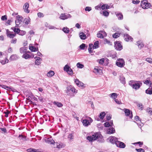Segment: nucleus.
Segmentation results:
<instances>
[{
  "mask_svg": "<svg viewBox=\"0 0 152 152\" xmlns=\"http://www.w3.org/2000/svg\"><path fill=\"white\" fill-rule=\"evenodd\" d=\"M115 132V129L113 127H110L107 130V133L110 134L114 133Z\"/></svg>",
  "mask_w": 152,
  "mask_h": 152,
  "instance_id": "20",
  "label": "nucleus"
},
{
  "mask_svg": "<svg viewBox=\"0 0 152 152\" xmlns=\"http://www.w3.org/2000/svg\"><path fill=\"white\" fill-rule=\"evenodd\" d=\"M64 71L66 72L69 74L70 75H72L73 71L68 65L66 64L64 66Z\"/></svg>",
  "mask_w": 152,
  "mask_h": 152,
  "instance_id": "4",
  "label": "nucleus"
},
{
  "mask_svg": "<svg viewBox=\"0 0 152 152\" xmlns=\"http://www.w3.org/2000/svg\"><path fill=\"white\" fill-rule=\"evenodd\" d=\"M29 6V4L28 3H26L24 4L23 7L24 11L27 13H28L30 12V10L28 9Z\"/></svg>",
  "mask_w": 152,
  "mask_h": 152,
  "instance_id": "17",
  "label": "nucleus"
},
{
  "mask_svg": "<svg viewBox=\"0 0 152 152\" xmlns=\"http://www.w3.org/2000/svg\"><path fill=\"white\" fill-rule=\"evenodd\" d=\"M137 106L138 107V108H140L141 110H142L143 108V106L141 103H139L137 104Z\"/></svg>",
  "mask_w": 152,
  "mask_h": 152,
  "instance_id": "49",
  "label": "nucleus"
},
{
  "mask_svg": "<svg viewBox=\"0 0 152 152\" xmlns=\"http://www.w3.org/2000/svg\"><path fill=\"white\" fill-rule=\"evenodd\" d=\"M54 75V73L53 71H50L47 73V76L49 77H52Z\"/></svg>",
  "mask_w": 152,
  "mask_h": 152,
  "instance_id": "28",
  "label": "nucleus"
},
{
  "mask_svg": "<svg viewBox=\"0 0 152 152\" xmlns=\"http://www.w3.org/2000/svg\"><path fill=\"white\" fill-rule=\"evenodd\" d=\"M27 53H24L22 56L23 58L25 59H27L31 57V56L27 54Z\"/></svg>",
  "mask_w": 152,
  "mask_h": 152,
  "instance_id": "32",
  "label": "nucleus"
},
{
  "mask_svg": "<svg viewBox=\"0 0 152 152\" xmlns=\"http://www.w3.org/2000/svg\"><path fill=\"white\" fill-rule=\"evenodd\" d=\"M9 60L7 58H5L4 60H1L0 62L2 64H4L6 63H8Z\"/></svg>",
  "mask_w": 152,
  "mask_h": 152,
  "instance_id": "41",
  "label": "nucleus"
},
{
  "mask_svg": "<svg viewBox=\"0 0 152 152\" xmlns=\"http://www.w3.org/2000/svg\"><path fill=\"white\" fill-rule=\"evenodd\" d=\"M99 41H96L94 44V45L93 46V47L94 48H99Z\"/></svg>",
  "mask_w": 152,
  "mask_h": 152,
  "instance_id": "33",
  "label": "nucleus"
},
{
  "mask_svg": "<svg viewBox=\"0 0 152 152\" xmlns=\"http://www.w3.org/2000/svg\"><path fill=\"white\" fill-rule=\"evenodd\" d=\"M110 142L113 144L115 143L116 145V142L118 141V139H117L114 136H111L109 137L108 139Z\"/></svg>",
  "mask_w": 152,
  "mask_h": 152,
  "instance_id": "9",
  "label": "nucleus"
},
{
  "mask_svg": "<svg viewBox=\"0 0 152 152\" xmlns=\"http://www.w3.org/2000/svg\"><path fill=\"white\" fill-rule=\"evenodd\" d=\"M82 122L83 125L85 126H87L90 125V123L89 121L87 119H82Z\"/></svg>",
  "mask_w": 152,
  "mask_h": 152,
  "instance_id": "18",
  "label": "nucleus"
},
{
  "mask_svg": "<svg viewBox=\"0 0 152 152\" xmlns=\"http://www.w3.org/2000/svg\"><path fill=\"white\" fill-rule=\"evenodd\" d=\"M23 19V17L19 15H18L17 16L16 20L15 21L16 27H18V25L22 22Z\"/></svg>",
  "mask_w": 152,
  "mask_h": 152,
  "instance_id": "5",
  "label": "nucleus"
},
{
  "mask_svg": "<svg viewBox=\"0 0 152 152\" xmlns=\"http://www.w3.org/2000/svg\"><path fill=\"white\" fill-rule=\"evenodd\" d=\"M77 67L80 68H82L84 66L83 64L80 63H78L77 64Z\"/></svg>",
  "mask_w": 152,
  "mask_h": 152,
  "instance_id": "46",
  "label": "nucleus"
},
{
  "mask_svg": "<svg viewBox=\"0 0 152 152\" xmlns=\"http://www.w3.org/2000/svg\"><path fill=\"white\" fill-rule=\"evenodd\" d=\"M136 150L138 152H144V150L142 148L136 149Z\"/></svg>",
  "mask_w": 152,
  "mask_h": 152,
  "instance_id": "55",
  "label": "nucleus"
},
{
  "mask_svg": "<svg viewBox=\"0 0 152 152\" xmlns=\"http://www.w3.org/2000/svg\"><path fill=\"white\" fill-rule=\"evenodd\" d=\"M26 34V32L25 31L20 30V31L18 34L20 35L23 36L25 34Z\"/></svg>",
  "mask_w": 152,
  "mask_h": 152,
  "instance_id": "48",
  "label": "nucleus"
},
{
  "mask_svg": "<svg viewBox=\"0 0 152 152\" xmlns=\"http://www.w3.org/2000/svg\"><path fill=\"white\" fill-rule=\"evenodd\" d=\"M110 96L112 98L114 99H115V98H116L117 96V94L115 93H113L112 94H110Z\"/></svg>",
  "mask_w": 152,
  "mask_h": 152,
  "instance_id": "45",
  "label": "nucleus"
},
{
  "mask_svg": "<svg viewBox=\"0 0 152 152\" xmlns=\"http://www.w3.org/2000/svg\"><path fill=\"white\" fill-rule=\"evenodd\" d=\"M91 10V7H86L85 8L86 11H90Z\"/></svg>",
  "mask_w": 152,
  "mask_h": 152,
  "instance_id": "52",
  "label": "nucleus"
},
{
  "mask_svg": "<svg viewBox=\"0 0 152 152\" xmlns=\"http://www.w3.org/2000/svg\"><path fill=\"white\" fill-rule=\"evenodd\" d=\"M29 49L32 52H35L38 50V48H37L33 46H29Z\"/></svg>",
  "mask_w": 152,
  "mask_h": 152,
  "instance_id": "26",
  "label": "nucleus"
},
{
  "mask_svg": "<svg viewBox=\"0 0 152 152\" xmlns=\"http://www.w3.org/2000/svg\"><path fill=\"white\" fill-rule=\"evenodd\" d=\"M147 111L150 113V114L152 115V109L151 108H148L147 109Z\"/></svg>",
  "mask_w": 152,
  "mask_h": 152,
  "instance_id": "56",
  "label": "nucleus"
},
{
  "mask_svg": "<svg viewBox=\"0 0 152 152\" xmlns=\"http://www.w3.org/2000/svg\"><path fill=\"white\" fill-rule=\"evenodd\" d=\"M16 41H17V39L16 38H15L13 39H12L11 41V42L12 43H14L15 44L16 43Z\"/></svg>",
  "mask_w": 152,
  "mask_h": 152,
  "instance_id": "64",
  "label": "nucleus"
},
{
  "mask_svg": "<svg viewBox=\"0 0 152 152\" xmlns=\"http://www.w3.org/2000/svg\"><path fill=\"white\" fill-rule=\"evenodd\" d=\"M116 65L119 67H123L124 65V62L122 59H119L118 61L116 62Z\"/></svg>",
  "mask_w": 152,
  "mask_h": 152,
  "instance_id": "7",
  "label": "nucleus"
},
{
  "mask_svg": "<svg viewBox=\"0 0 152 152\" xmlns=\"http://www.w3.org/2000/svg\"><path fill=\"white\" fill-rule=\"evenodd\" d=\"M98 127L100 129H103V126H102V125L101 124H98L97 125Z\"/></svg>",
  "mask_w": 152,
  "mask_h": 152,
  "instance_id": "53",
  "label": "nucleus"
},
{
  "mask_svg": "<svg viewBox=\"0 0 152 152\" xmlns=\"http://www.w3.org/2000/svg\"><path fill=\"white\" fill-rule=\"evenodd\" d=\"M30 19L29 18H26L25 19L24 21H25V23L26 24L28 25L29 24V23L30 22Z\"/></svg>",
  "mask_w": 152,
  "mask_h": 152,
  "instance_id": "44",
  "label": "nucleus"
},
{
  "mask_svg": "<svg viewBox=\"0 0 152 152\" xmlns=\"http://www.w3.org/2000/svg\"><path fill=\"white\" fill-rule=\"evenodd\" d=\"M116 145L117 147L121 148H124L126 146V145L124 143L119 141H118L116 142Z\"/></svg>",
  "mask_w": 152,
  "mask_h": 152,
  "instance_id": "13",
  "label": "nucleus"
},
{
  "mask_svg": "<svg viewBox=\"0 0 152 152\" xmlns=\"http://www.w3.org/2000/svg\"><path fill=\"white\" fill-rule=\"evenodd\" d=\"M135 83V82L133 80H131L129 83V85L131 86L132 87L134 83Z\"/></svg>",
  "mask_w": 152,
  "mask_h": 152,
  "instance_id": "59",
  "label": "nucleus"
},
{
  "mask_svg": "<svg viewBox=\"0 0 152 152\" xmlns=\"http://www.w3.org/2000/svg\"><path fill=\"white\" fill-rule=\"evenodd\" d=\"M104 59L103 58L100 59L99 61V63L101 64H102L104 62Z\"/></svg>",
  "mask_w": 152,
  "mask_h": 152,
  "instance_id": "61",
  "label": "nucleus"
},
{
  "mask_svg": "<svg viewBox=\"0 0 152 152\" xmlns=\"http://www.w3.org/2000/svg\"><path fill=\"white\" fill-rule=\"evenodd\" d=\"M56 148H61L64 147V145L62 143H58L56 142Z\"/></svg>",
  "mask_w": 152,
  "mask_h": 152,
  "instance_id": "34",
  "label": "nucleus"
},
{
  "mask_svg": "<svg viewBox=\"0 0 152 152\" xmlns=\"http://www.w3.org/2000/svg\"><path fill=\"white\" fill-rule=\"evenodd\" d=\"M75 82L77 85L79 87L82 88L85 87V85H84L82 82L79 81L78 79H76L75 81Z\"/></svg>",
  "mask_w": 152,
  "mask_h": 152,
  "instance_id": "6",
  "label": "nucleus"
},
{
  "mask_svg": "<svg viewBox=\"0 0 152 152\" xmlns=\"http://www.w3.org/2000/svg\"><path fill=\"white\" fill-rule=\"evenodd\" d=\"M144 83L147 85H148L151 86V81L149 80H146L144 81Z\"/></svg>",
  "mask_w": 152,
  "mask_h": 152,
  "instance_id": "39",
  "label": "nucleus"
},
{
  "mask_svg": "<svg viewBox=\"0 0 152 152\" xmlns=\"http://www.w3.org/2000/svg\"><path fill=\"white\" fill-rule=\"evenodd\" d=\"M103 32L102 31H99L97 34V37L100 38H104V35L102 34Z\"/></svg>",
  "mask_w": 152,
  "mask_h": 152,
  "instance_id": "30",
  "label": "nucleus"
},
{
  "mask_svg": "<svg viewBox=\"0 0 152 152\" xmlns=\"http://www.w3.org/2000/svg\"><path fill=\"white\" fill-rule=\"evenodd\" d=\"M44 141L45 142L50 144H52L55 142L51 138H46L44 139Z\"/></svg>",
  "mask_w": 152,
  "mask_h": 152,
  "instance_id": "11",
  "label": "nucleus"
},
{
  "mask_svg": "<svg viewBox=\"0 0 152 152\" xmlns=\"http://www.w3.org/2000/svg\"><path fill=\"white\" fill-rule=\"evenodd\" d=\"M86 47V44L84 43L82 44L80 46V48L81 49L84 50Z\"/></svg>",
  "mask_w": 152,
  "mask_h": 152,
  "instance_id": "50",
  "label": "nucleus"
},
{
  "mask_svg": "<svg viewBox=\"0 0 152 152\" xmlns=\"http://www.w3.org/2000/svg\"><path fill=\"white\" fill-rule=\"evenodd\" d=\"M27 47L25 46L22 47L20 48V52L21 53H29V51H27Z\"/></svg>",
  "mask_w": 152,
  "mask_h": 152,
  "instance_id": "16",
  "label": "nucleus"
},
{
  "mask_svg": "<svg viewBox=\"0 0 152 152\" xmlns=\"http://www.w3.org/2000/svg\"><path fill=\"white\" fill-rule=\"evenodd\" d=\"M16 35V34L15 33L14 34H11L10 33L9 34H8L7 36L8 37H9L11 38H12L15 36Z\"/></svg>",
  "mask_w": 152,
  "mask_h": 152,
  "instance_id": "42",
  "label": "nucleus"
},
{
  "mask_svg": "<svg viewBox=\"0 0 152 152\" xmlns=\"http://www.w3.org/2000/svg\"><path fill=\"white\" fill-rule=\"evenodd\" d=\"M105 113L104 112H102L100 113L99 117L102 119L104 117Z\"/></svg>",
  "mask_w": 152,
  "mask_h": 152,
  "instance_id": "38",
  "label": "nucleus"
},
{
  "mask_svg": "<svg viewBox=\"0 0 152 152\" xmlns=\"http://www.w3.org/2000/svg\"><path fill=\"white\" fill-rule=\"evenodd\" d=\"M87 139L89 141L92 142L95 140L101 142H103L104 140L102 138V135L98 133H94L91 136H88L87 137Z\"/></svg>",
  "mask_w": 152,
  "mask_h": 152,
  "instance_id": "1",
  "label": "nucleus"
},
{
  "mask_svg": "<svg viewBox=\"0 0 152 152\" xmlns=\"http://www.w3.org/2000/svg\"><path fill=\"white\" fill-rule=\"evenodd\" d=\"M140 2V1L139 0H137L136 1L134 0L132 1L133 3L134 4H138Z\"/></svg>",
  "mask_w": 152,
  "mask_h": 152,
  "instance_id": "63",
  "label": "nucleus"
},
{
  "mask_svg": "<svg viewBox=\"0 0 152 152\" xmlns=\"http://www.w3.org/2000/svg\"><path fill=\"white\" fill-rule=\"evenodd\" d=\"M100 13L101 14H103V15L105 16H107L109 15V12L105 10L103 11H101L100 12Z\"/></svg>",
  "mask_w": 152,
  "mask_h": 152,
  "instance_id": "36",
  "label": "nucleus"
},
{
  "mask_svg": "<svg viewBox=\"0 0 152 152\" xmlns=\"http://www.w3.org/2000/svg\"><path fill=\"white\" fill-rule=\"evenodd\" d=\"M11 28L17 34H18L20 31V29L18 28H16L15 27L12 28Z\"/></svg>",
  "mask_w": 152,
  "mask_h": 152,
  "instance_id": "40",
  "label": "nucleus"
},
{
  "mask_svg": "<svg viewBox=\"0 0 152 152\" xmlns=\"http://www.w3.org/2000/svg\"><path fill=\"white\" fill-rule=\"evenodd\" d=\"M113 121L110 122H106L104 124V125L105 127H111L113 125Z\"/></svg>",
  "mask_w": 152,
  "mask_h": 152,
  "instance_id": "22",
  "label": "nucleus"
},
{
  "mask_svg": "<svg viewBox=\"0 0 152 152\" xmlns=\"http://www.w3.org/2000/svg\"><path fill=\"white\" fill-rule=\"evenodd\" d=\"M115 101L118 104H122L121 102L118 99H115Z\"/></svg>",
  "mask_w": 152,
  "mask_h": 152,
  "instance_id": "62",
  "label": "nucleus"
},
{
  "mask_svg": "<svg viewBox=\"0 0 152 152\" xmlns=\"http://www.w3.org/2000/svg\"><path fill=\"white\" fill-rule=\"evenodd\" d=\"M68 137L70 139H73L74 136L72 134H70L68 135Z\"/></svg>",
  "mask_w": 152,
  "mask_h": 152,
  "instance_id": "58",
  "label": "nucleus"
},
{
  "mask_svg": "<svg viewBox=\"0 0 152 152\" xmlns=\"http://www.w3.org/2000/svg\"><path fill=\"white\" fill-rule=\"evenodd\" d=\"M115 14L116 16L118 18L119 20H122L123 18V15L122 14L121 12H116Z\"/></svg>",
  "mask_w": 152,
  "mask_h": 152,
  "instance_id": "21",
  "label": "nucleus"
},
{
  "mask_svg": "<svg viewBox=\"0 0 152 152\" xmlns=\"http://www.w3.org/2000/svg\"><path fill=\"white\" fill-rule=\"evenodd\" d=\"M120 33H116L113 35V38H116L119 37L120 36Z\"/></svg>",
  "mask_w": 152,
  "mask_h": 152,
  "instance_id": "43",
  "label": "nucleus"
},
{
  "mask_svg": "<svg viewBox=\"0 0 152 152\" xmlns=\"http://www.w3.org/2000/svg\"><path fill=\"white\" fill-rule=\"evenodd\" d=\"M110 6H108L107 4H105L102 5L101 9L102 10H104L105 9H108L109 8Z\"/></svg>",
  "mask_w": 152,
  "mask_h": 152,
  "instance_id": "37",
  "label": "nucleus"
},
{
  "mask_svg": "<svg viewBox=\"0 0 152 152\" xmlns=\"http://www.w3.org/2000/svg\"><path fill=\"white\" fill-rule=\"evenodd\" d=\"M65 92L68 96H73L77 92V90L72 86H68L66 89L65 91Z\"/></svg>",
  "mask_w": 152,
  "mask_h": 152,
  "instance_id": "2",
  "label": "nucleus"
},
{
  "mask_svg": "<svg viewBox=\"0 0 152 152\" xmlns=\"http://www.w3.org/2000/svg\"><path fill=\"white\" fill-rule=\"evenodd\" d=\"M80 37L81 39H85L86 38V35L83 32H82L80 33Z\"/></svg>",
  "mask_w": 152,
  "mask_h": 152,
  "instance_id": "27",
  "label": "nucleus"
},
{
  "mask_svg": "<svg viewBox=\"0 0 152 152\" xmlns=\"http://www.w3.org/2000/svg\"><path fill=\"white\" fill-rule=\"evenodd\" d=\"M137 45L139 48H141L144 46V45L141 41H138L137 42Z\"/></svg>",
  "mask_w": 152,
  "mask_h": 152,
  "instance_id": "29",
  "label": "nucleus"
},
{
  "mask_svg": "<svg viewBox=\"0 0 152 152\" xmlns=\"http://www.w3.org/2000/svg\"><path fill=\"white\" fill-rule=\"evenodd\" d=\"M100 69H97L94 68V69L93 72L94 73L96 74H98L100 73V72L101 71Z\"/></svg>",
  "mask_w": 152,
  "mask_h": 152,
  "instance_id": "47",
  "label": "nucleus"
},
{
  "mask_svg": "<svg viewBox=\"0 0 152 152\" xmlns=\"http://www.w3.org/2000/svg\"><path fill=\"white\" fill-rule=\"evenodd\" d=\"M115 47L117 50H121L122 49V46L119 42H116L115 43Z\"/></svg>",
  "mask_w": 152,
  "mask_h": 152,
  "instance_id": "8",
  "label": "nucleus"
},
{
  "mask_svg": "<svg viewBox=\"0 0 152 152\" xmlns=\"http://www.w3.org/2000/svg\"><path fill=\"white\" fill-rule=\"evenodd\" d=\"M71 16L69 14L66 15L65 14H62L60 16V18L62 20H65L69 18H71Z\"/></svg>",
  "mask_w": 152,
  "mask_h": 152,
  "instance_id": "14",
  "label": "nucleus"
},
{
  "mask_svg": "<svg viewBox=\"0 0 152 152\" xmlns=\"http://www.w3.org/2000/svg\"><path fill=\"white\" fill-rule=\"evenodd\" d=\"M124 39L127 42L129 41L130 40L131 41H132L133 40V39L132 37L127 34H124Z\"/></svg>",
  "mask_w": 152,
  "mask_h": 152,
  "instance_id": "12",
  "label": "nucleus"
},
{
  "mask_svg": "<svg viewBox=\"0 0 152 152\" xmlns=\"http://www.w3.org/2000/svg\"><path fill=\"white\" fill-rule=\"evenodd\" d=\"M141 5L142 7L144 9H148L151 6L150 3H148L147 0L142 1L141 2Z\"/></svg>",
  "mask_w": 152,
  "mask_h": 152,
  "instance_id": "3",
  "label": "nucleus"
},
{
  "mask_svg": "<svg viewBox=\"0 0 152 152\" xmlns=\"http://www.w3.org/2000/svg\"><path fill=\"white\" fill-rule=\"evenodd\" d=\"M145 60L148 62L150 63H152V59L149 58H147Z\"/></svg>",
  "mask_w": 152,
  "mask_h": 152,
  "instance_id": "54",
  "label": "nucleus"
},
{
  "mask_svg": "<svg viewBox=\"0 0 152 152\" xmlns=\"http://www.w3.org/2000/svg\"><path fill=\"white\" fill-rule=\"evenodd\" d=\"M101 6H102L101 4H99L97 6H95V8L96 10H99L100 9V8H101Z\"/></svg>",
  "mask_w": 152,
  "mask_h": 152,
  "instance_id": "51",
  "label": "nucleus"
},
{
  "mask_svg": "<svg viewBox=\"0 0 152 152\" xmlns=\"http://www.w3.org/2000/svg\"><path fill=\"white\" fill-rule=\"evenodd\" d=\"M124 110L125 115L126 116H129L130 118H132V113L131 112L130 113V110L128 109H124Z\"/></svg>",
  "mask_w": 152,
  "mask_h": 152,
  "instance_id": "10",
  "label": "nucleus"
},
{
  "mask_svg": "<svg viewBox=\"0 0 152 152\" xmlns=\"http://www.w3.org/2000/svg\"><path fill=\"white\" fill-rule=\"evenodd\" d=\"M142 84L141 83H134L132 88L135 90L138 89L140 88Z\"/></svg>",
  "mask_w": 152,
  "mask_h": 152,
  "instance_id": "19",
  "label": "nucleus"
},
{
  "mask_svg": "<svg viewBox=\"0 0 152 152\" xmlns=\"http://www.w3.org/2000/svg\"><path fill=\"white\" fill-rule=\"evenodd\" d=\"M34 59L36 60L35 61V64L37 65H39L41 63V61L42 60L41 58L37 56L35 57Z\"/></svg>",
  "mask_w": 152,
  "mask_h": 152,
  "instance_id": "15",
  "label": "nucleus"
},
{
  "mask_svg": "<svg viewBox=\"0 0 152 152\" xmlns=\"http://www.w3.org/2000/svg\"><path fill=\"white\" fill-rule=\"evenodd\" d=\"M62 30L65 33L68 34L69 32V28L67 27L63 28L62 29Z\"/></svg>",
  "mask_w": 152,
  "mask_h": 152,
  "instance_id": "35",
  "label": "nucleus"
},
{
  "mask_svg": "<svg viewBox=\"0 0 152 152\" xmlns=\"http://www.w3.org/2000/svg\"><path fill=\"white\" fill-rule=\"evenodd\" d=\"M1 19L2 20H7V16L6 15L2 16L1 17Z\"/></svg>",
  "mask_w": 152,
  "mask_h": 152,
  "instance_id": "57",
  "label": "nucleus"
},
{
  "mask_svg": "<svg viewBox=\"0 0 152 152\" xmlns=\"http://www.w3.org/2000/svg\"><path fill=\"white\" fill-rule=\"evenodd\" d=\"M18 58V56L17 55L15 54L13 55L10 56V60L11 61H13L16 60Z\"/></svg>",
  "mask_w": 152,
  "mask_h": 152,
  "instance_id": "23",
  "label": "nucleus"
},
{
  "mask_svg": "<svg viewBox=\"0 0 152 152\" xmlns=\"http://www.w3.org/2000/svg\"><path fill=\"white\" fill-rule=\"evenodd\" d=\"M119 79L122 84H124L125 83V78L124 76H120Z\"/></svg>",
  "mask_w": 152,
  "mask_h": 152,
  "instance_id": "31",
  "label": "nucleus"
},
{
  "mask_svg": "<svg viewBox=\"0 0 152 152\" xmlns=\"http://www.w3.org/2000/svg\"><path fill=\"white\" fill-rule=\"evenodd\" d=\"M53 103L58 107H61L63 106V104L60 102L56 101H54Z\"/></svg>",
  "mask_w": 152,
  "mask_h": 152,
  "instance_id": "25",
  "label": "nucleus"
},
{
  "mask_svg": "<svg viewBox=\"0 0 152 152\" xmlns=\"http://www.w3.org/2000/svg\"><path fill=\"white\" fill-rule=\"evenodd\" d=\"M4 113L5 114V116L6 117H8V114L10 113V112L9 111L7 110L6 112H5Z\"/></svg>",
  "mask_w": 152,
  "mask_h": 152,
  "instance_id": "60",
  "label": "nucleus"
},
{
  "mask_svg": "<svg viewBox=\"0 0 152 152\" xmlns=\"http://www.w3.org/2000/svg\"><path fill=\"white\" fill-rule=\"evenodd\" d=\"M145 92L147 94H152V86H150L148 89L145 90Z\"/></svg>",
  "mask_w": 152,
  "mask_h": 152,
  "instance_id": "24",
  "label": "nucleus"
}]
</instances>
